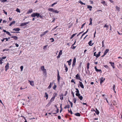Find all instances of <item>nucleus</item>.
Listing matches in <instances>:
<instances>
[{"label":"nucleus","mask_w":122,"mask_h":122,"mask_svg":"<svg viewBox=\"0 0 122 122\" xmlns=\"http://www.w3.org/2000/svg\"><path fill=\"white\" fill-rule=\"evenodd\" d=\"M6 33L8 34L9 36H11V34H10V33L9 32L7 31L6 32Z\"/></svg>","instance_id":"nucleus-49"},{"label":"nucleus","mask_w":122,"mask_h":122,"mask_svg":"<svg viewBox=\"0 0 122 122\" xmlns=\"http://www.w3.org/2000/svg\"><path fill=\"white\" fill-rule=\"evenodd\" d=\"M15 21H14L10 23V24L9 25L10 26H11L13 24H14L15 23Z\"/></svg>","instance_id":"nucleus-34"},{"label":"nucleus","mask_w":122,"mask_h":122,"mask_svg":"<svg viewBox=\"0 0 122 122\" xmlns=\"http://www.w3.org/2000/svg\"><path fill=\"white\" fill-rule=\"evenodd\" d=\"M55 98L52 97L50 101V102L48 104V105H50L51 103L54 100Z\"/></svg>","instance_id":"nucleus-7"},{"label":"nucleus","mask_w":122,"mask_h":122,"mask_svg":"<svg viewBox=\"0 0 122 122\" xmlns=\"http://www.w3.org/2000/svg\"><path fill=\"white\" fill-rule=\"evenodd\" d=\"M7 0H0L1 2H5L7 1Z\"/></svg>","instance_id":"nucleus-48"},{"label":"nucleus","mask_w":122,"mask_h":122,"mask_svg":"<svg viewBox=\"0 0 122 122\" xmlns=\"http://www.w3.org/2000/svg\"><path fill=\"white\" fill-rule=\"evenodd\" d=\"M76 78L77 80H79L81 81H82V79L80 77V76L79 74H77L76 75Z\"/></svg>","instance_id":"nucleus-2"},{"label":"nucleus","mask_w":122,"mask_h":122,"mask_svg":"<svg viewBox=\"0 0 122 122\" xmlns=\"http://www.w3.org/2000/svg\"><path fill=\"white\" fill-rule=\"evenodd\" d=\"M92 19L91 18H90V23L89 24V25H91L92 24Z\"/></svg>","instance_id":"nucleus-32"},{"label":"nucleus","mask_w":122,"mask_h":122,"mask_svg":"<svg viewBox=\"0 0 122 122\" xmlns=\"http://www.w3.org/2000/svg\"><path fill=\"white\" fill-rule=\"evenodd\" d=\"M54 81H53V82H51L50 83V85L48 87V89H50L52 85L53 84V82Z\"/></svg>","instance_id":"nucleus-11"},{"label":"nucleus","mask_w":122,"mask_h":122,"mask_svg":"<svg viewBox=\"0 0 122 122\" xmlns=\"http://www.w3.org/2000/svg\"><path fill=\"white\" fill-rule=\"evenodd\" d=\"M78 97V98L80 99L81 100H82L83 98V97L82 96H80H80H77Z\"/></svg>","instance_id":"nucleus-26"},{"label":"nucleus","mask_w":122,"mask_h":122,"mask_svg":"<svg viewBox=\"0 0 122 122\" xmlns=\"http://www.w3.org/2000/svg\"><path fill=\"white\" fill-rule=\"evenodd\" d=\"M11 38H14V39L15 40H17L18 39V37L16 36H13L11 37Z\"/></svg>","instance_id":"nucleus-21"},{"label":"nucleus","mask_w":122,"mask_h":122,"mask_svg":"<svg viewBox=\"0 0 122 122\" xmlns=\"http://www.w3.org/2000/svg\"><path fill=\"white\" fill-rule=\"evenodd\" d=\"M41 70L42 71L43 70H44V66H42L41 67Z\"/></svg>","instance_id":"nucleus-41"},{"label":"nucleus","mask_w":122,"mask_h":122,"mask_svg":"<svg viewBox=\"0 0 122 122\" xmlns=\"http://www.w3.org/2000/svg\"><path fill=\"white\" fill-rule=\"evenodd\" d=\"M72 61V60L71 59H70L69 61H67V62L68 63V64L70 66L71 64V62Z\"/></svg>","instance_id":"nucleus-20"},{"label":"nucleus","mask_w":122,"mask_h":122,"mask_svg":"<svg viewBox=\"0 0 122 122\" xmlns=\"http://www.w3.org/2000/svg\"><path fill=\"white\" fill-rule=\"evenodd\" d=\"M88 44H89V45L90 46H92L93 45V44H92V41H90L88 43Z\"/></svg>","instance_id":"nucleus-36"},{"label":"nucleus","mask_w":122,"mask_h":122,"mask_svg":"<svg viewBox=\"0 0 122 122\" xmlns=\"http://www.w3.org/2000/svg\"><path fill=\"white\" fill-rule=\"evenodd\" d=\"M80 86L83 89L84 88V86L83 84H82V82L81 81H79Z\"/></svg>","instance_id":"nucleus-12"},{"label":"nucleus","mask_w":122,"mask_h":122,"mask_svg":"<svg viewBox=\"0 0 122 122\" xmlns=\"http://www.w3.org/2000/svg\"><path fill=\"white\" fill-rule=\"evenodd\" d=\"M64 67L65 68V71L66 72H67L68 70V68L67 66L65 64H64Z\"/></svg>","instance_id":"nucleus-19"},{"label":"nucleus","mask_w":122,"mask_h":122,"mask_svg":"<svg viewBox=\"0 0 122 122\" xmlns=\"http://www.w3.org/2000/svg\"><path fill=\"white\" fill-rule=\"evenodd\" d=\"M13 30L19 31L20 30V29L18 28H14L13 29Z\"/></svg>","instance_id":"nucleus-15"},{"label":"nucleus","mask_w":122,"mask_h":122,"mask_svg":"<svg viewBox=\"0 0 122 122\" xmlns=\"http://www.w3.org/2000/svg\"><path fill=\"white\" fill-rule=\"evenodd\" d=\"M101 3L104 6L105 5H107L106 3V2L105 1H102Z\"/></svg>","instance_id":"nucleus-22"},{"label":"nucleus","mask_w":122,"mask_h":122,"mask_svg":"<svg viewBox=\"0 0 122 122\" xmlns=\"http://www.w3.org/2000/svg\"><path fill=\"white\" fill-rule=\"evenodd\" d=\"M67 94V91H66L65 92V93L64 95V96H66V95Z\"/></svg>","instance_id":"nucleus-58"},{"label":"nucleus","mask_w":122,"mask_h":122,"mask_svg":"<svg viewBox=\"0 0 122 122\" xmlns=\"http://www.w3.org/2000/svg\"><path fill=\"white\" fill-rule=\"evenodd\" d=\"M68 102L70 103V104L71 105V107H72V106H73V103H72L71 102H70V101L69 100H68Z\"/></svg>","instance_id":"nucleus-42"},{"label":"nucleus","mask_w":122,"mask_h":122,"mask_svg":"<svg viewBox=\"0 0 122 122\" xmlns=\"http://www.w3.org/2000/svg\"><path fill=\"white\" fill-rule=\"evenodd\" d=\"M9 63H8L5 66V71H7V70H8L9 67Z\"/></svg>","instance_id":"nucleus-5"},{"label":"nucleus","mask_w":122,"mask_h":122,"mask_svg":"<svg viewBox=\"0 0 122 122\" xmlns=\"http://www.w3.org/2000/svg\"><path fill=\"white\" fill-rule=\"evenodd\" d=\"M85 24H86V23H84V24H83L82 25H81V28H83V26H84V25Z\"/></svg>","instance_id":"nucleus-61"},{"label":"nucleus","mask_w":122,"mask_h":122,"mask_svg":"<svg viewBox=\"0 0 122 122\" xmlns=\"http://www.w3.org/2000/svg\"><path fill=\"white\" fill-rule=\"evenodd\" d=\"M54 10L53 8H49L48 9V10L54 13Z\"/></svg>","instance_id":"nucleus-18"},{"label":"nucleus","mask_w":122,"mask_h":122,"mask_svg":"<svg viewBox=\"0 0 122 122\" xmlns=\"http://www.w3.org/2000/svg\"><path fill=\"white\" fill-rule=\"evenodd\" d=\"M76 58L75 57H74L73 59V62H72V67H74V66H75L76 64Z\"/></svg>","instance_id":"nucleus-3"},{"label":"nucleus","mask_w":122,"mask_h":122,"mask_svg":"<svg viewBox=\"0 0 122 122\" xmlns=\"http://www.w3.org/2000/svg\"><path fill=\"white\" fill-rule=\"evenodd\" d=\"M96 111H95V112L97 114V115H98L99 114V111L97 109V108H96Z\"/></svg>","instance_id":"nucleus-30"},{"label":"nucleus","mask_w":122,"mask_h":122,"mask_svg":"<svg viewBox=\"0 0 122 122\" xmlns=\"http://www.w3.org/2000/svg\"><path fill=\"white\" fill-rule=\"evenodd\" d=\"M75 115L76 116L78 117L80 116L81 115L79 113H76L75 114Z\"/></svg>","instance_id":"nucleus-35"},{"label":"nucleus","mask_w":122,"mask_h":122,"mask_svg":"<svg viewBox=\"0 0 122 122\" xmlns=\"http://www.w3.org/2000/svg\"><path fill=\"white\" fill-rule=\"evenodd\" d=\"M59 12V11L57 10H54V13H58Z\"/></svg>","instance_id":"nucleus-43"},{"label":"nucleus","mask_w":122,"mask_h":122,"mask_svg":"<svg viewBox=\"0 0 122 122\" xmlns=\"http://www.w3.org/2000/svg\"><path fill=\"white\" fill-rule=\"evenodd\" d=\"M39 14L37 13H33L31 15V16L32 17H35L36 16L38 17L39 16Z\"/></svg>","instance_id":"nucleus-1"},{"label":"nucleus","mask_w":122,"mask_h":122,"mask_svg":"<svg viewBox=\"0 0 122 122\" xmlns=\"http://www.w3.org/2000/svg\"><path fill=\"white\" fill-rule=\"evenodd\" d=\"M88 8H89L90 10L91 11L92 10V6L90 5H88L87 7Z\"/></svg>","instance_id":"nucleus-29"},{"label":"nucleus","mask_w":122,"mask_h":122,"mask_svg":"<svg viewBox=\"0 0 122 122\" xmlns=\"http://www.w3.org/2000/svg\"><path fill=\"white\" fill-rule=\"evenodd\" d=\"M47 45H46L45 46H44L43 47V49L45 50L46 48V47H47Z\"/></svg>","instance_id":"nucleus-63"},{"label":"nucleus","mask_w":122,"mask_h":122,"mask_svg":"<svg viewBox=\"0 0 122 122\" xmlns=\"http://www.w3.org/2000/svg\"><path fill=\"white\" fill-rule=\"evenodd\" d=\"M56 87H57V86L55 84H55L54 85V86L53 87V89L54 90H56Z\"/></svg>","instance_id":"nucleus-38"},{"label":"nucleus","mask_w":122,"mask_h":122,"mask_svg":"<svg viewBox=\"0 0 122 122\" xmlns=\"http://www.w3.org/2000/svg\"><path fill=\"white\" fill-rule=\"evenodd\" d=\"M90 65V63L89 62L87 63V68L88 71V69H89Z\"/></svg>","instance_id":"nucleus-33"},{"label":"nucleus","mask_w":122,"mask_h":122,"mask_svg":"<svg viewBox=\"0 0 122 122\" xmlns=\"http://www.w3.org/2000/svg\"><path fill=\"white\" fill-rule=\"evenodd\" d=\"M57 117H58V119H60L61 118V117L60 116H58Z\"/></svg>","instance_id":"nucleus-64"},{"label":"nucleus","mask_w":122,"mask_h":122,"mask_svg":"<svg viewBox=\"0 0 122 122\" xmlns=\"http://www.w3.org/2000/svg\"><path fill=\"white\" fill-rule=\"evenodd\" d=\"M79 3H80L81 5H85V4H84L81 1H80L79 2Z\"/></svg>","instance_id":"nucleus-54"},{"label":"nucleus","mask_w":122,"mask_h":122,"mask_svg":"<svg viewBox=\"0 0 122 122\" xmlns=\"http://www.w3.org/2000/svg\"><path fill=\"white\" fill-rule=\"evenodd\" d=\"M109 63L110 64H111V66H112V67L113 68H115V66H114V62H109Z\"/></svg>","instance_id":"nucleus-16"},{"label":"nucleus","mask_w":122,"mask_h":122,"mask_svg":"<svg viewBox=\"0 0 122 122\" xmlns=\"http://www.w3.org/2000/svg\"><path fill=\"white\" fill-rule=\"evenodd\" d=\"M76 96H80V94L79 93V91L78 90V89L77 88H76Z\"/></svg>","instance_id":"nucleus-4"},{"label":"nucleus","mask_w":122,"mask_h":122,"mask_svg":"<svg viewBox=\"0 0 122 122\" xmlns=\"http://www.w3.org/2000/svg\"><path fill=\"white\" fill-rule=\"evenodd\" d=\"M96 56L97 58L100 56L98 54H96V56Z\"/></svg>","instance_id":"nucleus-52"},{"label":"nucleus","mask_w":122,"mask_h":122,"mask_svg":"<svg viewBox=\"0 0 122 122\" xmlns=\"http://www.w3.org/2000/svg\"><path fill=\"white\" fill-rule=\"evenodd\" d=\"M42 71L44 73H46V69H45Z\"/></svg>","instance_id":"nucleus-57"},{"label":"nucleus","mask_w":122,"mask_h":122,"mask_svg":"<svg viewBox=\"0 0 122 122\" xmlns=\"http://www.w3.org/2000/svg\"><path fill=\"white\" fill-rule=\"evenodd\" d=\"M48 32V30H46V31L44 32L43 33L40 35L41 37H42L45 35Z\"/></svg>","instance_id":"nucleus-10"},{"label":"nucleus","mask_w":122,"mask_h":122,"mask_svg":"<svg viewBox=\"0 0 122 122\" xmlns=\"http://www.w3.org/2000/svg\"><path fill=\"white\" fill-rule=\"evenodd\" d=\"M76 47V46H71V48L72 49H74Z\"/></svg>","instance_id":"nucleus-51"},{"label":"nucleus","mask_w":122,"mask_h":122,"mask_svg":"<svg viewBox=\"0 0 122 122\" xmlns=\"http://www.w3.org/2000/svg\"><path fill=\"white\" fill-rule=\"evenodd\" d=\"M28 81L29 82L30 85L31 86H33L34 85V81H30V80H28Z\"/></svg>","instance_id":"nucleus-8"},{"label":"nucleus","mask_w":122,"mask_h":122,"mask_svg":"<svg viewBox=\"0 0 122 122\" xmlns=\"http://www.w3.org/2000/svg\"><path fill=\"white\" fill-rule=\"evenodd\" d=\"M57 95V93H54L53 95V97H56Z\"/></svg>","instance_id":"nucleus-37"},{"label":"nucleus","mask_w":122,"mask_h":122,"mask_svg":"<svg viewBox=\"0 0 122 122\" xmlns=\"http://www.w3.org/2000/svg\"><path fill=\"white\" fill-rule=\"evenodd\" d=\"M62 54V50H60V52L59 53V55H61Z\"/></svg>","instance_id":"nucleus-40"},{"label":"nucleus","mask_w":122,"mask_h":122,"mask_svg":"<svg viewBox=\"0 0 122 122\" xmlns=\"http://www.w3.org/2000/svg\"><path fill=\"white\" fill-rule=\"evenodd\" d=\"M23 66H21L20 67V68L21 71H22L23 69Z\"/></svg>","instance_id":"nucleus-53"},{"label":"nucleus","mask_w":122,"mask_h":122,"mask_svg":"<svg viewBox=\"0 0 122 122\" xmlns=\"http://www.w3.org/2000/svg\"><path fill=\"white\" fill-rule=\"evenodd\" d=\"M45 96H44V97L46 98V99H47L48 98V95L47 93V92H45Z\"/></svg>","instance_id":"nucleus-24"},{"label":"nucleus","mask_w":122,"mask_h":122,"mask_svg":"<svg viewBox=\"0 0 122 122\" xmlns=\"http://www.w3.org/2000/svg\"><path fill=\"white\" fill-rule=\"evenodd\" d=\"M58 27V26H56V27H55L54 28H53L52 30H54Z\"/></svg>","instance_id":"nucleus-59"},{"label":"nucleus","mask_w":122,"mask_h":122,"mask_svg":"<svg viewBox=\"0 0 122 122\" xmlns=\"http://www.w3.org/2000/svg\"><path fill=\"white\" fill-rule=\"evenodd\" d=\"M69 112L71 114H73V112L71 111V109H70V112Z\"/></svg>","instance_id":"nucleus-62"},{"label":"nucleus","mask_w":122,"mask_h":122,"mask_svg":"<svg viewBox=\"0 0 122 122\" xmlns=\"http://www.w3.org/2000/svg\"><path fill=\"white\" fill-rule=\"evenodd\" d=\"M55 107H56L57 108V111H56V113H53V114H56L57 113H58V112H59V109L57 107L56 105L55 106Z\"/></svg>","instance_id":"nucleus-28"},{"label":"nucleus","mask_w":122,"mask_h":122,"mask_svg":"<svg viewBox=\"0 0 122 122\" xmlns=\"http://www.w3.org/2000/svg\"><path fill=\"white\" fill-rule=\"evenodd\" d=\"M16 11H17V12H19V13H20V10L18 8H17L16 9Z\"/></svg>","instance_id":"nucleus-50"},{"label":"nucleus","mask_w":122,"mask_h":122,"mask_svg":"<svg viewBox=\"0 0 122 122\" xmlns=\"http://www.w3.org/2000/svg\"><path fill=\"white\" fill-rule=\"evenodd\" d=\"M109 51V50L108 49H106L104 52V55H106Z\"/></svg>","instance_id":"nucleus-27"},{"label":"nucleus","mask_w":122,"mask_h":122,"mask_svg":"<svg viewBox=\"0 0 122 122\" xmlns=\"http://www.w3.org/2000/svg\"><path fill=\"white\" fill-rule=\"evenodd\" d=\"M3 11L4 12V13L5 14H6V15H7V12H6L4 10H3Z\"/></svg>","instance_id":"nucleus-56"},{"label":"nucleus","mask_w":122,"mask_h":122,"mask_svg":"<svg viewBox=\"0 0 122 122\" xmlns=\"http://www.w3.org/2000/svg\"><path fill=\"white\" fill-rule=\"evenodd\" d=\"M70 107V106L69 105H66L65 107H64V108L65 109H66L67 108H69Z\"/></svg>","instance_id":"nucleus-39"},{"label":"nucleus","mask_w":122,"mask_h":122,"mask_svg":"<svg viewBox=\"0 0 122 122\" xmlns=\"http://www.w3.org/2000/svg\"><path fill=\"white\" fill-rule=\"evenodd\" d=\"M100 83L101 84L105 80V78H103L102 77L100 79Z\"/></svg>","instance_id":"nucleus-9"},{"label":"nucleus","mask_w":122,"mask_h":122,"mask_svg":"<svg viewBox=\"0 0 122 122\" xmlns=\"http://www.w3.org/2000/svg\"><path fill=\"white\" fill-rule=\"evenodd\" d=\"M83 32V31H82V32H80L77 35V36H78L80 34H81Z\"/></svg>","instance_id":"nucleus-55"},{"label":"nucleus","mask_w":122,"mask_h":122,"mask_svg":"<svg viewBox=\"0 0 122 122\" xmlns=\"http://www.w3.org/2000/svg\"><path fill=\"white\" fill-rule=\"evenodd\" d=\"M115 85L114 84L113 85V90L114 92L115 93H116V92L115 91Z\"/></svg>","instance_id":"nucleus-44"},{"label":"nucleus","mask_w":122,"mask_h":122,"mask_svg":"<svg viewBox=\"0 0 122 122\" xmlns=\"http://www.w3.org/2000/svg\"><path fill=\"white\" fill-rule=\"evenodd\" d=\"M60 97V99L61 100H62L63 99V95L62 93L60 94L59 95Z\"/></svg>","instance_id":"nucleus-13"},{"label":"nucleus","mask_w":122,"mask_h":122,"mask_svg":"<svg viewBox=\"0 0 122 122\" xmlns=\"http://www.w3.org/2000/svg\"><path fill=\"white\" fill-rule=\"evenodd\" d=\"M3 61V60L2 59H0V64H2L3 63L2 61Z\"/></svg>","instance_id":"nucleus-45"},{"label":"nucleus","mask_w":122,"mask_h":122,"mask_svg":"<svg viewBox=\"0 0 122 122\" xmlns=\"http://www.w3.org/2000/svg\"><path fill=\"white\" fill-rule=\"evenodd\" d=\"M57 81L58 82H60V77L59 75H57Z\"/></svg>","instance_id":"nucleus-25"},{"label":"nucleus","mask_w":122,"mask_h":122,"mask_svg":"<svg viewBox=\"0 0 122 122\" xmlns=\"http://www.w3.org/2000/svg\"><path fill=\"white\" fill-rule=\"evenodd\" d=\"M104 66L106 68H107L108 67V66L107 65H105Z\"/></svg>","instance_id":"nucleus-60"},{"label":"nucleus","mask_w":122,"mask_h":122,"mask_svg":"<svg viewBox=\"0 0 122 122\" xmlns=\"http://www.w3.org/2000/svg\"><path fill=\"white\" fill-rule=\"evenodd\" d=\"M71 82L72 83H74V84H75L76 83L74 81V80L73 79H72L71 81Z\"/></svg>","instance_id":"nucleus-46"},{"label":"nucleus","mask_w":122,"mask_h":122,"mask_svg":"<svg viewBox=\"0 0 122 122\" xmlns=\"http://www.w3.org/2000/svg\"><path fill=\"white\" fill-rule=\"evenodd\" d=\"M115 8L116 10L118 12H119L120 11V7H118V6H115Z\"/></svg>","instance_id":"nucleus-17"},{"label":"nucleus","mask_w":122,"mask_h":122,"mask_svg":"<svg viewBox=\"0 0 122 122\" xmlns=\"http://www.w3.org/2000/svg\"><path fill=\"white\" fill-rule=\"evenodd\" d=\"M73 100L74 103H76V98H74L73 99Z\"/></svg>","instance_id":"nucleus-47"},{"label":"nucleus","mask_w":122,"mask_h":122,"mask_svg":"<svg viewBox=\"0 0 122 122\" xmlns=\"http://www.w3.org/2000/svg\"><path fill=\"white\" fill-rule=\"evenodd\" d=\"M33 11V10L32 9H30L27 12V14H29L30 13H31Z\"/></svg>","instance_id":"nucleus-23"},{"label":"nucleus","mask_w":122,"mask_h":122,"mask_svg":"<svg viewBox=\"0 0 122 122\" xmlns=\"http://www.w3.org/2000/svg\"><path fill=\"white\" fill-rule=\"evenodd\" d=\"M29 23V22H28L25 23H21V24L20 25V26H24L28 24V23Z\"/></svg>","instance_id":"nucleus-6"},{"label":"nucleus","mask_w":122,"mask_h":122,"mask_svg":"<svg viewBox=\"0 0 122 122\" xmlns=\"http://www.w3.org/2000/svg\"><path fill=\"white\" fill-rule=\"evenodd\" d=\"M104 28L106 27L107 28L106 30H108V28L109 27V26L108 25H107V24H106L104 26Z\"/></svg>","instance_id":"nucleus-31"},{"label":"nucleus","mask_w":122,"mask_h":122,"mask_svg":"<svg viewBox=\"0 0 122 122\" xmlns=\"http://www.w3.org/2000/svg\"><path fill=\"white\" fill-rule=\"evenodd\" d=\"M96 71L97 72H101V73L102 72V71L100 69H97V66H95L94 67Z\"/></svg>","instance_id":"nucleus-14"}]
</instances>
